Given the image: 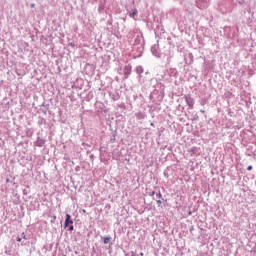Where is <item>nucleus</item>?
<instances>
[{
  "label": "nucleus",
  "instance_id": "f257e3e1",
  "mask_svg": "<svg viewBox=\"0 0 256 256\" xmlns=\"http://www.w3.org/2000/svg\"><path fill=\"white\" fill-rule=\"evenodd\" d=\"M185 101L189 107H193L195 105V100L191 96H186Z\"/></svg>",
  "mask_w": 256,
  "mask_h": 256
},
{
  "label": "nucleus",
  "instance_id": "f03ea898",
  "mask_svg": "<svg viewBox=\"0 0 256 256\" xmlns=\"http://www.w3.org/2000/svg\"><path fill=\"white\" fill-rule=\"evenodd\" d=\"M69 224L73 225V222H72V220H71V215L67 214V215H66V220H65V222H64V226H65V227H69Z\"/></svg>",
  "mask_w": 256,
  "mask_h": 256
},
{
  "label": "nucleus",
  "instance_id": "7ed1b4c3",
  "mask_svg": "<svg viewBox=\"0 0 256 256\" xmlns=\"http://www.w3.org/2000/svg\"><path fill=\"white\" fill-rule=\"evenodd\" d=\"M131 65H127L124 67V75H131Z\"/></svg>",
  "mask_w": 256,
  "mask_h": 256
},
{
  "label": "nucleus",
  "instance_id": "20e7f679",
  "mask_svg": "<svg viewBox=\"0 0 256 256\" xmlns=\"http://www.w3.org/2000/svg\"><path fill=\"white\" fill-rule=\"evenodd\" d=\"M138 13H139V11H137V9L134 8V9L132 10V13L130 14V17H132L133 19H135V17H137Z\"/></svg>",
  "mask_w": 256,
  "mask_h": 256
},
{
  "label": "nucleus",
  "instance_id": "39448f33",
  "mask_svg": "<svg viewBox=\"0 0 256 256\" xmlns=\"http://www.w3.org/2000/svg\"><path fill=\"white\" fill-rule=\"evenodd\" d=\"M108 243H111V237L110 236L104 237V245H107Z\"/></svg>",
  "mask_w": 256,
  "mask_h": 256
},
{
  "label": "nucleus",
  "instance_id": "423d86ee",
  "mask_svg": "<svg viewBox=\"0 0 256 256\" xmlns=\"http://www.w3.org/2000/svg\"><path fill=\"white\" fill-rule=\"evenodd\" d=\"M196 151H197V148H195V147H193V148L190 149V153L195 154Z\"/></svg>",
  "mask_w": 256,
  "mask_h": 256
},
{
  "label": "nucleus",
  "instance_id": "0eeeda50",
  "mask_svg": "<svg viewBox=\"0 0 256 256\" xmlns=\"http://www.w3.org/2000/svg\"><path fill=\"white\" fill-rule=\"evenodd\" d=\"M56 220H57V216H53L52 220L50 221V223H55Z\"/></svg>",
  "mask_w": 256,
  "mask_h": 256
},
{
  "label": "nucleus",
  "instance_id": "6e6552de",
  "mask_svg": "<svg viewBox=\"0 0 256 256\" xmlns=\"http://www.w3.org/2000/svg\"><path fill=\"white\" fill-rule=\"evenodd\" d=\"M247 171H253V166H248Z\"/></svg>",
  "mask_w": 256,
  "mask_h": 256
},
{
  "label": "nucleus",
  "instance_id": "1a4fd4ad",
  "mask_svg": "<svg viewBox=\"0 0 256 256\" xmlns=\"http://www.w3.org/2000/svg\"><path fill=\"white\" fill-rule=\"evenodd\" d=\"M23 239H27V236L25 235V232L22 233Z\"/></svg>",
  "mask_w": 256,
  "mask_h": 256
},
{
  "label": "nucleus",
  "instance_id": "9d476101",
  "mask_svg": "<svg viewBox=\"0 0 256 256\" xmlns=\"http://www.w3.org/2000/svg\"><path fill=\"white\" fill-rule=\"evenodd\" d=\"M161 203H163L161 200H157L158 205H161Z\"/></svg>",
  "mask_w": 256,
  "mask_h": 256
},
{
  "label": "nucleus",
  "instance_id": "9b49d317",
  "mask_svg": "<svg viewBox=\"0 0 256 256\" xmlns=\"http://www.w3.org/2000/svg\"><path fill=\"white\" fill-rule=\"evenodd\" d=\"M21 241H22V239L18 237V238H17V242H18V243H21Z\"/></svg>",
  "mask_w": 256,
  "mask_h": 256
},
{
  "label": "nucleus",
  "instance_id": "f8f14e48",
  "mask_svg": "<svg viewBox=\"0 0 256 256\" xmlns=\"http://www.w3.org/2000/svg\"><path fill=\"white\" fill-rule=\"evenodd\" d=\"M157 197H159L161 199V197H162L161 193H158Z\"/></svg>",
  "mask_w": 256,
  "mask_h": 256
},
{
  "label": "nucleus",
  "instance_id": "ddd939ff",
  "mask_svg": "<svg viewBox=\"0 0 256 256\" xmlns=\"http://www.w3.org/2000/svg\"><path fill=\"white\" fill-rule=\"evenodd\" d=\"M74 227L70 226L69 231H73Z\"/></svg>",
  "mask_w": 256,
  "mask_h": 256
}]
</instances>
